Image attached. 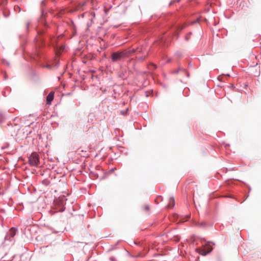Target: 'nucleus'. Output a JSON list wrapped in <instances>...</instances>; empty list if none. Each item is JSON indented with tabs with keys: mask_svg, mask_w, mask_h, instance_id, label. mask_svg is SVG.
Returning <instances> with one entry per match:
<instances>
[{
	"mask_svg": "<svg viewBox=\"0 0 261 261\" xmlns=\"http://www.w3.org/2000/svg\"><path fill=\"white\" fill-rule=\"evenodd\" d=\"M128 57V52L122 51L121 52H116L112 54V60L113 62H117L123 58Z\"/></svg>",
	"mask_w": 261,
	"mask_h": 261,
	"instance_id": "1",
	"label": "nucleus"
},
{
	"mask_svg": "<svg viewBox=\"0 0 261 261\" xmlns=\"http://www.w3.org/2000/svg\"><path fill=\"white\" fill-rule=\"evenodd\" d=\"M39 163V158L38 155L33 152L29 157V163L31 166H36Z\"/></svg>",
	"mask_w": 261,
	"mask_h": 261,
	"instance_id": "2",
	"label": "nucleus"
},
{
	"mask_svg": "<svg viewBox=\"0 0 261 261\" xmlns=\"http://www.w3.org/2000/svg\"><path fill=\"white\" fill-rule=\"evenodd\" d=\"M212 248L209 246H206L203 249H197L198 250L199 253L202 255H205L207 253L211 251Z\"/></svg>",
	"mask_w": 261,
	"mask_h": 261,
	"instance_id": "3",
	"label": "nucleus"
},
{
	"mask_svg": "<svg viewBox=\"0 0 261 261\" xmlns=\"http://www.w3.org/2000/svg\"><path fill=\"white\" fill-rule=\"evenodd\" d=\"M54 92H50L46 97V103L50 105L54 99Z\"/></svg>",
	"mask_w": 261,
	"mask_h": 261,
	"instance_id": "4",
	"label": "nucleus"
},
{
	"mask_svg": "<svg viewBox=\"0 0 261 261\" xmlns=\"http://www.w3.org/2000/svg\"><path fill=\"white\" fill-rule=\"evenodd\" d=\"M16 234V229L14 228H11L9 232L8 233L7 236L11 238H13Z\"/></svg>",
	"mask_w": 261,
	"mask_h": 261,
	"instance_id": "5",
	"label": "nucleus"
},
{
	"mask_svg": "<svg viewBox=\"0 0 261 261\" xmlns=\"http://www.w3.org/2000/svg\"><path fill=\"white\" fill-rule=\"evenodd\" d=\"M174 205V199L173 197H170L169 199V202L168 204V208H172Z\"/></svg>",
	"mask_w": 261,
	"mask_h": 261,
	"instance_id": "6",
	"label": "nucleus"
},
{
	"mask_svg": "<svg viewBox=\"0 0 261 261\" xmlns=\"http://www.w3.org/2000/svg\"><path fill=\"white\" fill-rule=\"evenodd\" d=\"M124 51H126L128 52V56L130 54L135 52V50L134 49H130L128 50H125Z\"/></svg>",
	"mask_w": 261,
	"mask_h": 261,
	"instance_id": "7",
	"label": "nucleus"
},
{
	"mask_svg": "<svg viewBox=\"0 0 261 261\" xmlns=\"http://www.w3.org/2000/svg\"><path fill=\"white\" fill-rule=\"evenodd\" d=\"M85 4V2H83L81 5V4H79L77 6V9H82V7Z\"/></svg>",
	"mask_w": 261,
	"mask_h": 261,
	"instance_id": "8",
	"label": "nucleus"
},
{
	"mask_svg": "<svg viewBox=\"0 0 261 261\" xmlns=\"http://www.w3.org/2000/svg\"><path fill=\"white\" fill-rule=\"evenodd\" d=\"M143 208L144 211L148 212L149 211V207L148 205H145Z\"/></svg>",
	"mask_w": 261,
	"mask_h": 261,
	"instance_id": "9",
	"label": "nucleus"
},
{
	"mask_svg": "<svg viewBox=\"0 0 261 261\" xmlns=\"http://www.w3.org/2000/svg\"><path fill=\"white\" fill-rule=\"evenodd\" d=\"M184 28H185V25H182L180 28V30H182Z\"/></svg>",
	"mask_w": 261,
	"mask_h": 261,
	"instance_id": "10",
	"label": "nucleus"
},
{
	"mask_svg": "<svg viewBox=\"0 0 261 261\" xmlns=\"http://www.w3.org/2000/svg\"><path fill=\"white\" fill-rule=\"evenodd\" d=\"M64 209H65V208L62 207V208L61 209V210H60V211H61V212H62V211H63L64 210Z\"/></svg>",
	"mask_w": 261,
	"mask_h": 261,
	"instance_id": "11",
	"label": "nucleus"
},
{
	"mask_svg": "<svg viewBox=\"0 0 261 261\" xmlns=\"http://www.w3.org/2000/svg\"><path fill=\"white\" fill-rule=\"evenodd\" d=\"M121 113H122V115H124V114H125V112H121Z\"/></svg>",
	"mask_w": 261,
	"mask_h": 261,
	"instance_id": "12",
	"label": "nucleus"
},
{
	"mask_svg": "<svg viewBox=\"0 0 261 261\" xmlns=\"http://www.w3.org/2000/svg\"><path fill=\"white\" fill-rule=\"evenodd\" d=\"M62 50H63L64 49V47H62V48H61Z\"/></svg>",
	"mask_w": 261,
	"mask_h": 261,
	"instance_id": "13",
	"label": "nucleus"
}]
</instances>
